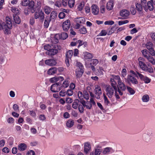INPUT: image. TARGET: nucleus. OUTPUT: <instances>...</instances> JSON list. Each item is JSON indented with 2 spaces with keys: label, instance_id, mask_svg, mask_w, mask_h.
<instances>
[{
  "label": "nucleus",
  "instance_id": "obj_21",
  "mask_svg": "<svg viewBox=\"0 0 155 155\" xmlns=\"http://www.w3.org/2000/svg\"><path fill=\"white\" fill-rule=\"evenodd\" d=\"M13 17L15 23L18 24H20L21 22V19L18 16L15 14H14Z\"/></svg>",
  "mask_w": 155,
  "mask_h": 155
},
{
  "label": "nucleus",
  "instance_id": "obj_53",
  "mask_svg": "<svg viewBox=\"0 0 155 155\" xmlns=\"http://www.w3.org/2000/svg\"><path fill=\"white\" fill-rule=\"evenodd\" d=\"M107 34V32L104 30H103L101 32L97 35V36H105Z\"/></svg>",
  "mask_w": 155,
  "mask_h": 155
},
{
  "label": "nucleus",
  "instance_id": "obj_12",
  "mask_svg": "<svg viewBox=\"0 0 155 155\" xmlns=\"http://www.w3.org/2000/svg\"><path fill=\"white\" fill-rule=\"evenodd\" d=\"M45 64L50 66H55L57 64L56 60L52 59L47 60L45 61Z\"/></svg>",
  "mask_w": 155,
  "mask_h": 155
},
{
  "label": "nucleus",
  "instance_id": "obj_43",
  "mask_svg": "<svg viewBox=\"0 0 155 155\" xmlns=\"http://www.w3.org/2000/svg\"><path fill=\"white\" fill-rule=\"evenodd\" d=\"M142 53L144 57L146 58L148 57V56H150L149 54H148V51L146 49L143 50L142 51Z\"/></svg>",
  "mask_w": 155,
  "mask_h": 155
},
{
  "label": "nucleus",
  "instance_id": "obj_22",
  "mask_svg": "<svg viewBox=\"0 0 155 155\" xmlns=\"http://www.w3.org/2000/svg\"><path fill=\"white\" fill-rule=\"evenodd\" d=\"M114 6L113 2L110 0L107 3L106 8L108 10H110L112 9Z\"/></svg>",
  "mask_w": 155,
  "mask_h": 155
},
{
  "label": "nucleus",
  "instance_id": "obj_31",
  "mask_svg": "<svg viewBox=\"0 0 155 155\" xmlns=\"http://www.w3.org/2000/svg\"><path fill=\"white\" fill-rule=\"evenodd\" d=\"M74 124V121L73 120L70 119L68 120L66 122V125L68 127H71Z\"/></svg>",
  "mask_w": 155,
  "mask_h": 155
},
{
  "label": "nucleus",
  "instance_id": "obj_44",
  "mask_svg": "<svg viewBox=\"0 0 155 155\" xmlns=\"http://www.w3.org/2000/svg\"><path fill=\"white\" fill-rule=\"evenodd\" d=\"M126 87L128 92L130 95H133L135 94V91L132 88L128 86H126Z\"/></svg>",
  "mask_w": 155,
  "mask_h": 155
},
{
  "label": "nucleus",
  "instance_id": "obj_54",
  "mask_svg": "<svg viewBox=\"0 0 155 155\" xmlns=\"http://www.w3.org/2000/svg\"><path fill=\"white\" fill-rule=\"evenodd\" d=\"M84 106L82 105H78V110L81 113H83L84 112Z\"/></svg>",
  "mask_w": 155,
  "mask_h": 155
},
{
  "label": "nucleus",
  "instance_id": "obj_35",
  "mask_svg": "<svg viewBox=\"0 0 155 155\" xmlns=\"http://www.w3.org/2000/svg\"><path fill=\"white\" fill-rule=\"evenodd\" d=\"M57 16V11H53L51 13L50 17H49V18H51V19H54L56 18Z\"/></svg>",
  "mask_w": 155,
  "mask_h": 155
},
{
  "label": "nucleus",
  "instance_id": "obj_8",
  "mask_svg": "<svg viewBox=\"0 0 155 155\" xmlns=\"http://www.w3.org/2000/svg\"><path fill=\"white\" fill-rule=\"evenodd\" d=\"M137 74L138 75L139 78L141 80L143 81L144 83L146 84H148L150 82L151 79L147 77H144L139 72L136 71Z\"/></svg>",
  "mask_w": 155,
  "mask_h": 155
},
{
  "label": "nucleus",
  "instance_id": "obj_4",
  "mask_svg": "<svg viewBox=\"0 0 155 155\" xmlns=\"http://www.w3.org/2000/svg\"><path fill=\"white\" fill-rule=\"evenodd\" d=\"M94 92L95 97L97 99H100L102 94L100 86L97 85H96L95 86Z\"/></svg>",
  "mask_w": 155,
  "mask_h": 155
},
{
  "label": "nucleus",
  "instance_id": "obj_16",
  "mask_svg": "<svg viewBox=\"0 0 155 155\" xmlns=\"http://www.w3.org/2000/svg\"><path fill=\"white\" fill-rule=\"evenodd\" d=\"M80 102L84 107H86L87 109H91L92 107V104L90 101L86 102L85 101L83 100L81 101Z\"/></svg>",
  "mask_w": 155,
  "mask_h": 155
},
{
  "label": "nucleus",
  "instance_id": "obj_41",
  "mask_svg": "<svg viewBox=\"0 0 155 155\" xmlns=\"http://www.w3.org/2000/svg\"><path fill=\"white\" fill-rule=\"evenodd\" d=\"M103 96L104 97V103L107 106H109L110 105V101L108 100L107 97L105 95V94H103Z\"/></svg>",
  "mask_w": 155,
  "mask_h": 155
},
{
  "label": "nucleus",
  "instance_id": "obj_50",
  "mask_svg": "<svg viewBox=\"0 0 155 155\" xmlns=\"http://www.w3.org/2000/svg\"><path fill=\"white\" fill-rule=\"evenodd\" d=\"M80 32L82 34H85L87 32V31L85 28L83 27L79 29Z\"/></svg>",
  "mask_w": 155,
  "mask_h": 155
},
{
  "label": "nucleus",
  "instance_id": "obj_62",
  "mask_svg": "<svg viewBox=\"0 0 155 155\" xmlns=\"http://www.w3.org/2000/svg\"><path fill=\"white\" fill-rule=\"evenodd\" d=\"M13 108L14 110L16 111L19 110V107L18 105L16 104H15L13 105Z\"/></svg>",
  "mask_w": 155,
  "mask_h": 155
},
{
  "label": "nucleus",
  "instance_id": "obj_1",
  "mask_svg": "<svg viewBox=\"0 0 155 155\" xmlns=\"http://www.w3.org/2000/svg\"><path fill=\"white\" fill-rule=\"evenodd\" d=\"M125 81L128 84H130L131 83L133 84H137L138 82L136 78L131 75H128L126 78H125Z\"/></svg>",
  "mask_w": 155,
  "mask_h": 155
},
{
  "label": "nucleus",
  "instance_id": "obj_28",
  "mask_svg": "<svg viewBox=\"0 0 155 155\" xmlns=\"http://www.w3.org/2000/svg\"><path fill=\"white\" fill-rule=\"evenodd\" d=\"M6 24H5V25L8 26V27L10 28H12V24L11 20L7 16L6 18Z\"/></svg>",
  "mask_w": 155,
  "mask_h": 155
},
{
  "label": "nucleus",
  "instance_id": "obj_34",
  "mask_svg": "<svg viewBox=\"0 0 155 155\" xmlns=\"http://www.w3.org/2000/svg\"><path fill=\"white\" fill-rule=\"evenodd\" d=\"M139 64L140 68L143 70L145 71L146 70L147 66L144 62L140 61L139 62Z\"/></svg>",
  "mask_w": 155,
  "mask_h": 155
},
{
  "label": "nucleus",
  "instance_id": "obj_30",
  "mask_svg": "<svg viewBox=\"0 0 155 155\" xmlns=\"http://www.w3.org/2000/svg\"><path fill=\"white\" fill-rule=\"evenodd\" d=\"M75 21L77 22V24H81L84 23L85 20L83 18L79 17L75 18Z\"/></svg>",
  "mask_w": 155,
  "mask_h": 155
},
{
  "label": "nucleus",
  "instance_id": "obj_3",
  "mask_svg": "<svg viewBox=\"0 0 155 155\" xmlns=\"http://www.w3.org/2000/svg\"><path fill=\"white\" fill-rule=\"evenodd\" d=\"M153 134L151 131H149L145 133L143 135V138L146 142L150 141L153 138Z\"/></svg>",
  "mask_w": 155,
  "mask_h": 155
},
{
  "label": "nucleus",
  "instance_id": "obj_57",
  "mask_svg": "<svg viewBox=\"0 0 155 155\" xmlns=\"http://www.w3.org/2000/svg\"><path fill=\"white\" fill-rule=\"evenodd\" d=\"M65 16V14L64 12H61L58 15V17L60 19H63Z\"/></svg>",
  "mask_w": 155,
  "mask_h": 155
},
{
  "label": "nucleus",
  "instance_id": "obj_47",
  "mask_svg": "<svg viewBox=\"0 0 155 155\" xmlns=\"http://www.w3.org/2000/svg\"><path fill=\"white\" fill-rule=\"evenodd\" d=\"M74 0H69L68 5L70 7L72 8L73 7L74 5Z\"/></svg>",
  "mask_w": 155,
  "mask_h": 155
},
{
  "label": "nucleus",
  "instance_id": "obj_59",
  "mask_svg": "<svg viewBox=\"0 0 155 155\" xmlns=\"http://www.w3.org/2000/svg\"><path fill=\"white\" fill-rule=\"evenodd\" d=\"M114 24V22L112 21H106L104 22L105 25H112Z\"/></svg>",
  "mask_w": 155,
  "mask_h": 155
},
{
  "label": "nucleus",
  "instance_id": "obj_64",
  "mask_svg": "<svg viewBox=\"0 0 155 155\" xmlns=\"http://www.w3.org/2000/svg\"><path fill=\"white\" fill-rule=\"evenodd\" d=\"M26 155H35V153L34 151L30 150L27 152Z\"/></svg>",
  "mask_w": 155,
  "mask_h": 155
},
{
  "label": "nucleus",
  "instance_id": "obj_20",
  "mask_svg": "<svg viewBox=\"0 0 155 155\" xmlns=\"http://www.w3.org/2000/svg\"><path fill=\"white\" fill-rule=\"evenodd\" d=\"M55 36L57 37L59 36L60 38L63 40L66 39L68 36V34L66 32H62L61 35L58 34H56Z\"/></svg>",
  "mask_w": 155,
  "mask_h": 155
},
{
  "label": "nucleus",
  "instance_id": "obj_23",
  "mask_svg": "<svg viewBox=\"0 0 155 155\" xmlns=\"http://www.w3.org/2000/svg\"><path fill=\"white\" fill-rule=\"evenodd\" d=\"M51 21V18H49V17L47 16L46 17L44 23V26L45 28H47L48 27L49 23Z\"/></svg>",
  "mask_w": 155,
  "mask_h": 155
},
{
  "label": "nucleus",
  "instance_id": "obj_36",
  "mask_svg": "<svg viewBox=\"0 0 155 155\" xmlns=\"http://www.w3.org/2000/svg\"><path fill=\"white\" fill-rule=\"evenodd\" d=\"M152 1H148L147 4V6L148 8L150 11H152L153 9V6Z\"/></svg>",
  "mask_w": 155,
  "mask_h": 155
},
{
  "label": "nucleus",
  "instance_id": "obj_10",
  "mask_svg": "<svg viewBox=\"0 0 155 155\" xmlns=\"http://www.w3.org/2000/svg\"><path fill=\"white\" fill-rule=\"evenodd\" d=\"M102 152L101 147L97 146L96 147L94 151L91 152L90 155H100Z\"/></svg>",
  "mask_w": 155,
  "mask_h": 155
},
{
  "label": "nucleus",
  "instance_id": "obj_42",
  "mask_svg": "<svg viewBox=\"0 0 155 155\" xmlns=\"http://www.w3.org/2000/svg\"><path fill=\"white\" fill-rule=\"evenodd\" d=\"M73 52L72 50H70L66 54V57L67 58H71L72 56Z\"/></svg>",
  "mask_w": 155,
  "mask_h": 155
},
{
  "label": "nucleus",
  "instance_id": "obj_7",
  "mask_svg": "<svg viewBox=\"0 0 155 155\" xmlns=\"http://www.w3.org/2000/svg\"><path fill=\"white\" fill-rule=\"evenodd\" d=\"M130 14L129 11L126 9H123L120 12V15L122 18H119L120 19H126L128 18Z\"/></svg>",
  "mask_w": 155,
  "mask_h": 155
},
{
  "label": "nucleus",
  "instance_id": "obj_6",
  "mask_svg": "<svg viewBox=\"0 0 155 155\" xmlns=\"http://www.w3.org/2000/svg\"><path fill=\"white\" fill-rule=\"evenodd\" d=\"M114 91L113 88L110 85L107 86L106 89V94L109 98L112 97L114 94Z\"/></svg>",
  "mask_w": 155,
  "mask_h": 155
},
{
  "label": "nucleus",
  "instance_id": "obj_52",
  "mask_svg": "<svg viewBox=\"0 0 155 155\" xmlns=\"http://www.w3.org/2000/svg\"><path fill=\"white\" fill-rule=\"evenodd\" d=\"M69 84L68 81H65L63 82L62 86V87L66 88L68 86Z\"/></svg>",
  "mask_w": 155,
  "mask_h": 155
},
{
  "label": "nucleus",
  "instance_id": "obj_56",
  "mask_svg": "<svg viewBox=\"0 0 155 155\" xmlns=\"http://www.w3.org/2000/svg\"><path fill=\"white\" fill-rule=\"evenodd\" d=\"M84 6V2H81L78 7V9L79 11L81 10Z\"/></svg>",
  "mask_w": 155,
  "mask_h": 155
},
{
  "label": "nucleus",
  "instance_id": "obj_60",
  "mask_svg": "<svg viewBox=\"0 0 155 155\" xmlns=\"http://www.w3.org/2000/svg\"><path fill=\"white\" fill-rule=\"evenodd\" d=\"M77 64L78 68H77V69L83 70V66L81 63L80 62H78L77 63Z\"/></svg>",
  "mask_w": 155,
  "mask_h": 155
},
{
  "label": "nucleus",
  "instance_id": "obj_61",
  "mask_svg": "<svg viewBox=\"0 0 155 155\" xmlns=\"http://www.w3.org/2000/svg\"><path fill=\"white\" fill-rule=\"evenodd\" d=\"M85 57L87 59H91L92 58V55L90 53L87 52L85 54Z\"/></svg>",
  "mask_w": 155,
  "mask_h": 155
},
{
  "label": "nucleus",
  "instance_id": "obj_18",
  "mask_svg": "<svg viewBox=\"0 0 155 155\" xmlns=\"http://www.w3.org/2000/svg\"><path fill=\"white\" fill-rule=\"evenodd\" d=\"M146 46L147 48L149 51L150 53L151 54L153 50L154 49V45L153 44L150 42H147Z\"/></svg>",
  "mask_w": 155,
  "mask_h": 155
},
{
  "label": "nucleus",
  "instance_id": "obj_5",
  "mask_svg": "<svg viewBox=\"0 0 155 155\" xmlns=\"http://www.w3.org/2000/svg\"><path fill=\"white\" fill-rule=\"evenodd\" d=\"M34 15L35 19L39 18L41 21L43 22L44 21L45 18V14L42 10L40 11L39 10L38 12H36L35 13Z\"/></svg>",
  "mask_w": 155,
  "mask_h": 155
},
{
  "label": "nucleus",
  "instance_id": "obj_48",
  "mask_svg": "<svg viewBox=\"0 0 155 155\" xmlns=\"http://www.w3.org/2000/svg\"><path fill=\"white\" fill-rule=\"evenodd\" d=\"M90 64L92 65L95 66L98 62V60L97 59H93L91 61Z\"/></svg>",
  "mask_w": 155,
  "mask_h": 155
},
{
  "label": "nucleus",
  "instance_id": "obj_11",
  "mask_svg": "<svg viewBox=\"0 0 155 155\" xmlns=\"http://www.w3.org/2000/svg\"><path fill=\"white\" fill-rule=\"evenodd\" d=\"M61 84L60 82H57L52 84L51 87L50 89L51 91L53 92H56L59 91L60 89H59L58 90L57 87L58 86H60Z\"/></svg>",
  "mask_w": 155,
  "mask_h": 155
},
{
  "label": "nucleus",
  "instance_id": "obj_49",
  "mask_svg": "<svg viewBox=\"0 0 155 155\" xmlns=\"http://www.w3.org/2000/svg\"><path fill=\"white\" fill-rule=\"evenodd\" d=\"M29 2V0H24L21 3V5L24 6H26L28 5Z\"/></svg>",
  "mask_w": 155,
  "mask_h": 155
},
{
  "label": "nucleus",
  "instance_id": "obj_25",
  "mask_svg": "<svg viewBox=\"0 0 155 155\" xmlns=\"http://www.w3.org/2000/svg\"><path fill=\"white\" fill-rule=\"evenodd\" d=\"M8 27V26L4 25L3 26L2 25L1 28H2L3 30L5 33L8 34L10 33V29H12V28H10Z\"/></svg>",
  "mask_w": 155,
  "mask_h": 155
},
{
  "label": "nucleus",
  "instance_id": "obj_13",
  "mask_svg": "<svg viewBox=\"0 0 155 155\" xmlns=\"http://www.w3.org/2000/svg\"><path fill=\"white\" fill-rule=\"evenodd\" d=\"M28 5V8L30 10L31 12L32 13H34L35 11L36 8L34 7L35 3L33 1H29Z\"/></svg>",
  "mask_w": 155,
  "mask_h": 155
},
{
  "label": "nucleus",
  "instance_id": "obj_9",
  "mask_svg": "<svg viewBox=\"0 0 155 155\" xmlns=\"http://www.w3.org/2000/svg\"><path fill=\"white\" fill-rule=\"evenodd\" d=\"M71 25L70 22L69 20H67L64 21L62 24V28L64 31H67L70 28Z\"/></svg>",
  "mask_w": 155,
  "mask_h": 155
},
{
  "label": "nucleus",
  "instance_id": "obj_14",
  "mask_svg": "<svg viewBox=\"0 0 155 155\" xmlns=\"http://www.w3.org/2000/svg\"><path fill=\"white\" fill-rule=\"evenodd\" d=\"M58 53L57 49L53 48H51L49 51H46L45 54L49 56L54 55Z\"/></svg>",
  "mask_w": 155,
  "mask_h": 155
},
{
  "label": "nucleus",
  "instance_id": "obj_19",
  "mask_svg": "<svg viewBox=\"0 0 155 155\" xmlns=\"http://www.w3.org/2000/svg\"><path fill=\"white\" fill-rule=\"evenodd\" d=\"M27 148V145L25 143H21L19 144L18 146L19 150L23 151L26 150Z\"/></svg>",
  "mask_w": 155,
  "mask_h": 155
},
{
  "label": "nucleus",
  "instance_id": "obj_17",
  "mask_svg": "<svg viewBox=\"0 0 155 155\" xmlns=\"http://www.w3.org/2000/svg\"><path fill=\"white\" fill-rule=\"evenodd\" d=\"M91 7L92 13L95 15H97L99 12L98 6L95 5H93Z\"/></svg>",
  "mask_w": 155,
  "mask_h": 155
},
{
  "label": "nucleus",
  "instance_id": "obj_63",
  "mask_svg": "<svg viewBox=\"0 0 155 155\" xmlns=\"http://www.w3.org/2000/svg\"><path fill=\"white\" fill-rule=\"evenodd\" d=\"M51 48V46L49 44L46 45L44 46V49L47 51H49Z\"/></svg>",
  "mask_w": 155,
  "mask_h": 155
},
{
  "label": "nucleus",
  "instance_id": "obj_29",
  "mask_svg": "<svg viewBox=\"0 0 155 155\" xmlns=\"http://www.w3.org/2000/svg\"><path fill=\"white\" fill-rule=\"evenodd\" d=\"M64 79L63 77H54L51 78L50 79V81L52 82H56L58 81H62L64 80Z\"/></svg>",
  "mask_w": 155,
  "mask_h": 155
},
{
  "label": "nucleus",
  "instance_id": "obj_37",
  "mask_svg": "<svg viewBox=\"0 0 155 155\" xmlns=\"http://www.w3.org/2000/svg\"><path fill=\"white\" fill-rule=\"evenodd\" d=\"M148 61L151 63L152 64H155V60L152 56L150 55L147 58Z\"/></svg>",
  "mask_w": 155,
  "mask_h": 155
},
{
  "label": "nucleus",
  "instance_id": "obj_58",
  "mask_svg": "<svg viewBox=\"0 0 155 155\" xmlns=\"http://www.w3.org/2000/svg\"><path fill=\"white\" fill-rule=\"evenodd\" d=\"M66 94L69 96H71L73 94V91L72 89H68L67 91Z\"/></svg>",
  "mask_w": 155,
  "mask_h": 155
},
{
  "label": "nucleus",
  "instance_id": "obj_33",
  "mask_svg": "<svg viewBox=\"0 0 155 155\" xmlns=\"http://www.w3.org/2000/svg\"><path fill=\"white\" fill-rule=\"evenodd\" d=\"M143 6L140 3H137L136 4V9L138 12L140 13L143 10Z\"/></svg>",
  "mask_w": 155,
  "mask_h": 155
},
{
  "label": "nucleus",
  "instance_id": "obj_27",
  "mask_svg": "<svg viewBox=\"0 0 155 155\" xmlns=\"http://www.w3.org/2000/svg\"><path fill=\"white\" fill-rule=\"evenodd\" d=\"M113 152V150L111 147H107L104 149L102 152V153L104 154H106L112 153Z\"/></svg>",
  "mask_w": 155,
  "mask_h": 155
},
{
  "label": "nucleus",
  "instance_id": "obj_26",
  "mask_svg": "<svg viewBox=\"0 0 155 155\" xmlns=\"http://www.w3.org/2000/svg\"><path fill=\"white\" fill-rule=\"evenodd\" d=\"M84 71L81 69H76V76L77 78H80L82 75Z\"/></svg>",
  "mask_w": 155,
  "mask_h": 155
},
{
  "label": "nucleus",
  "instance_id": "obj_51",
  "mask_svg": "<svg viewBox=\"0 0 155 155\" xmlns=\"http://www.w3.org/2000/svg\"><path fill=\"white\" fill-rule=\"evenodd\" d=\"M130 12L133 15H134L136 13V10L134 5L131 6L130 8Z\"/></svg>",
  "mask_w": 155,
  "mask_h": 155
},
{
  "label": "nucleus",
  "instance_id": "obj_2",
  "mask_svg": "<svg viewBox=\"0 0 155 155\" xmlns=\"http://www.w3.org/2000/svg\"><path fill=\"white\" fill-rule=\"evenodd\" d=\"M118 86H117V91L118 92L119 94L122 95L123 94V91H125L126 89V86L124 84L122 81H118Z\"/></svg>",
  "mask_w": 155,
  "mask_h": 155
},
{
  "label": "nucleus",
  "instance_id": "obj_24",
  "mask_svg": "<svg viewBox=\"0 0 155 155\" xmlns=\"http://www.w3.org/2000/svg\"><path fill=\"white\" fill-rule=\"evenodd\" d=\"M57 69L55 67H53L49 69L48 72L49 75H52L57 73Z\"/></svg>",
  "mask_w": 155,
  "mask_h": 155
},
{
  "label": "nucleus",
  "instance_id": "obj_45",
  "mask_svg": "<svg viewBox=\"0 0 155 155\" xmlns=\"http://www.w3.org/2000/svg\"><path fill=\"white\" fill-rule=\"evenodd\" d=\"M110 86L113 88L115 91H117V85L115 81L111 83Z\"/></svg>",
  "mask_w": 155,
  "mask_h": 155
},
{
  "label": "nucleus",
  "instance_id": "obj_32",
  "mask_svg": "<svg viewBox=\"0 0 155 155\" xmlns=\"http://www.w3.org/2000/svg\"><path fill=\"white\" fill-rule=\"evenodd\" d=\"M149 96L147 94L144 95L142 98V100L143 102H147L150 100Z\"/></svg>",
  "mask_w": 155,
  "mask_h": 155
},
{
  "label": "nucleus",
  "instance_id": "obj_15",
  "mask_svg": "<svg viewBox=\"0 0 155 155\" xmlns=\"http://www.w3.org/2000/svg\"><path fill=\"white\" fill-rule=\"evenodd\" d=\"M91 145L89 142L84 143V151L86 154H87L91 149Z\"/></svg>",
  "mask_w": 155,
  "mask_h": 155
},
{
  "label": "nucleus",
  "instance_id": "obj_38",
  "mask_svg": "<svg viewBox=\"0 0 155 155\" xmlns=\"http://www.w3.org/2000/svg\"><path fill=\"white\" fill-rule=\"evenodd\" d=\"M103 71L104 70L102 67H99V68L97 70L96 74L100 76L102 75L103 74Z\"/></svg>",
  "mask_w": 155,
  "mask_h": 155
},
{
  "label": "nucleus",
  "instance_id": "obj_46",
  "mask_svg": "<svg viewBox=\"0 0 155 155\" xmlns=\"http://www.w3.org/2000/svg\"><path fill=\"white\" fill-rule=\"evenodd\" d=\"M11 10L16 15L19 13V11L18 8L15 7H12L11 8Z\"/></svg>",
  "mask_w": 155,
  "mask_h": 155
},
{
  "label": "nucleus",
  "instance_id": "obj_55",
  "mask_svg": "<svg viewBox=\"0 0 155 155\" xmlns=\"http://www.w3.org/2000/svg\"><path fill=\"white\" fill-rule=\"evenodd\" d=\"M129 21L128 20H125L124 21H120L118 22V25H122L128 23Z\"/></svg>",
  "mask_w": 155,
  "mask_h": 155
},
{
  "label": "nucleus",
  "instance_id": "obj_40",
  "mask_svg": "<svg viewBox=\"0 0 155 155\" xmlns=\"http://www.w3.org/2000/svg\"><path fill=\"white\" fill-rule=\"evenodd\" d=\"M44 10L45 13L47 15L50 14L51 11V8L47 6L44 7Z\"/></svg>",
  "mask_w": 155,
  "mask_h": 155
},
{
  "label": "nucleus",
  "instance_id": "obj_39",
  "mask_svg": "<svg viewBox=\"0 0 155 155\" xmlns=\"http://www.w3.org/2000/svg\"><path fill=\"white\" fill-rule=\"evenodd\" d=\"M79 102V101L78 99L75 100L72 104V107L74 109H77L78 106V103Z\"/></svg>",
  "mask_w": 155,
  "mask_h": 155
}]
</instances>
